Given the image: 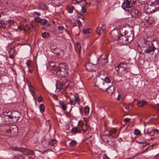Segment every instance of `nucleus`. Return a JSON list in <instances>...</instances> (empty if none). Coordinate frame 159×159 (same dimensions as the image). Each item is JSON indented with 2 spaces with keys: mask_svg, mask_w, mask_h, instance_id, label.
<instances>
[{
  "mask_svg": "<svg viewBox=\"0 0 159 159\" xmlns=\"http://www.w3.org/2000/svg\"><path fill=\"white\" fill-rule=\"evenodd\" d=\"M113 80L112 77L111 76L106 77L104 80L100 77H97L94 79V83L95 86L102 90L106 89L108 84L113 83Z\"/></svg>",
  "mask_w": 159,
  "mask_h": 159,
  "instance_id": "f257e3e1",
  "label": "nucleus"
},
{
  "mask_svg": "<svg viewBox=\"0 0 159 159\" xmlns=\"http://www.w3.org/2000/svg\"><path fill=\"white\" fill-rule=\"evenodd\" d=\"M54 69L52 70V72L57 76L65 78L68 75L67 66L65 63H61L59 64V67L56 69L54 68Z\"/></svg>",
  "mask_w": 159,
  "mask_h": 159,
  "instance_id": "f03ea898",
  "label": "nucleus"
},
{
  "mask_svg": "<svg viewBox=\"0 0 159 159\" xmlns=\"http://www.w3.org/2000/svg\"><path fill=\"white\" fill-rule=\"evenodd\" d=\"M144 43L143 45V47L144 49L145 53L149 54L151 55L153 54L157 55L159 50L157 48H155L152 42L148 40H144Z\"/></svg>",
  "mask_w": 159,
  "mask_h": 159,
  "instance_id": "7ed1b4c3",
  "label": "nucleus"
},
{
  "mask_svg": "<svg viewBox=\"0 0 159 159\" xmlns=\"http://www.w3.org/2000/svg\"><path fill=\"white\" fill-rule=\"evenodd\" d=\"M70 84V82L66 79L58 81L57 82L56 89L59 90L58 91L63 92L68 87Z\"/></svg>",
  "mask_w": 159,
  "mask_h": 159,
  "instance_id": "20e7f679",
  "label": "nucleus"
},
{
  "mask_svg": "<svg viewBox=\"0 0 159 159\" xmlns=\"http://www.w3.org/2000/svg\"><path fill=\"white\" fill-rule=\"evenodd\" d=\"M115 67L117 72L121 74H125L129 70L127 64L124 62L120 63L117 66H115Z\"/></svg>",
  "mask_w": 159,
  "mask_h": 159,
  "instance_id": "39448f33",
  "label": "nucleus"
},
{
  "mask_svg": "<svg viewBox=\"0 0 159 159\" xmlns=\"http://www.w3.org/2000/svg\"><path fill=\"white\" fill-rule=\"evenodd\" d=\"M11 120L14 123L17 122L20 119L21 114L20 112L15 111L13 112L11 111Z\"/></svg>",
  "mask_w": 159,
  "mask_h": 159,
  "instance_id": "423d86ee",
  "label": "nucleus"
},
{
  "mask_svg": "<svg viewBox=\"0 0 159 159\" xmlns=\"http://www.w3.org/2000/svg\"><path fill=\"white\" fill-rule=\"evenodd\" d=\"M1 116L2 120L5 122H11V111H4L1 114Z\"/></svg>",
  "mask_w": 159,
  "mask_h": 159,
  "instance_id": "0eeeda50",
  "label": "nucleus"
},
{
  "mask_svg": "<svg viewBox=\"0 0 159 159\" xmlns=\"http://www.w3.org/2000/svg\"><path fill=\"white\" fill-rule=\"evenodd\" d=\"M132 6L133 5L128 2L127 0H126L123 3L122 7L125 11H129L131 10V8Z\"/></svg>",
  "mask_w": 159,
  "mask_h": 159,
  "instance_id": "6e6552de",
  "label": "nucleus"
},
{
  "mask_svg": "<svg viewBox=\"0 0 159 159\" xmlns=\"http://www.w3.org/2000/svg\"><path fill=\"white\" fill-rule=\"evenodd\" d=\"M8 132L10 133L12 136H15L17 134L18 128L16 126L12 125L10 127Z\"/></svg>",
  "mask_w": 159,
  "mask_h": 159,
  "instance_id": "1a4fd4ad",
  "label": "nucleus"
},
{
  "mask_svg": "<svg viewBox=\"0 0 159 159\" xmlns=\"http://www.w3.org/2000/svg\"><path fill=\"white\" fill-rule=\"evenodd\" d=\"M112 83H111L108 84L106 89H102V90L106 91L109 94H112L114 92L115 89L114 86L111 84Z\"/></svg>",
  "mask_w": 159,
  "mask_h": 159,
  "instance_id": "9d476101",
  "label": "nucleus"
},
{
  "mask_svg": "<svg viewBox=\"0 0 159 159\" xmlns=\"http://www.w3.org/2000/svg\"><path fill=\"white\" fill-rule=\"evenodd\" d=\"M111 34L112 39L116 40H119V37L120 34L119 33L117 30H112L111 32Z\"/></svg>",
  "mask_w": 159,
  "mask_h": 159,
  "instance_id": "9b49d317",
  "label": "nucleus"
},
{
  "mask_svg": "<svg viewBox=\"0 0 159 159\" xmlns=\"http://www.w3.org/2000/svg\"><path fill=\"white\" fill-rule=\"evenodd\" d=\"M132 16L135 19L140 18L141 17V13L140 11L137 9L133 10L131 12Z\"/></svg>",
  "mask_w": 159,
  "mask_h": 159,
  "instance_id": "f8f14e48",
  "label": "nucleus"
},
{
  "mask_svg": "<svg viewBox=\"0 0 159 159\" xmlns=\"http://www.w3.org/2000/svg\"><path fill=\"white\" fill-rule=\"evenodd\" d=\"M80 102V99L78 95L76 94L74 95V98H70L69 103L71 105H75L76 102L79 103Z\"/></svg>",
  "mask_w": 159,
  "mask_h": 159,
  "instance_id": "ddd939ff",
  "label": "nucleus"
},
{
  "mask_svg": "<svg viewBox=\"0 0 159 159\" xmlns=\"http://www.w3.org/2000/svg\"><path fill=\"white\" fill-rule=\"evenodd\" d=\"M107 62V56L106 54L101 55L98 60V63L101 64H103Z\"/></svg>",
  "mask_w": 159,
  "mask_h": 159,
  "instance_id": "4468645a",
  "label": "nucleus"
},
{
  "mask_svg": "<svg viewBox=\"0 0 159 159\" xmlns=\"http://www.w3.org/2000/svg\"><path fill=\"white\" fill-rule=\"evenodd\" d=\"M119 40H120V42L123 44L126 43L127 42H130L132 40H129L128 38L126 37L125 35L122 34H120L119 36Z\"/></svg>",
  "mask_w": 159,
  "mask_h": 159,
  "instance_id": "2eb2a0df",
  "label": "nucleus"
},
{
  "mask_svg": "<svg viewBox=\"0 0 159 159\" xmlns=\"http://www.w3.org/2000/svg\"><path fill=\"white\" fill-rule=\"evenodd\" d=\"M86 70L89 71H94L95 66L93 64L88 62L85 65Z\"/></svg>",
  "mask_w": 159,
  "mask_h": 159,
  "instance_id": "dca6fc26",
  "label": "nucleus"
},
{
  "mask_svg": "<svg viewBox=\"0 0 159 159\" xmlns=\"http://www.w3.org/2000/svg\"><path fill=\"white\" fill-rule=\"evenodd\" d=\"M80 128L83 131H87L89 128V125L86 123H84L82 121L80 122L79 124Z\"/></svg>",
  "mask_w": 159,
  "mask_h": 159,
  "instance_id": "f3484780",
  "label": "nucleus"
},
{
  "mask_svg": "<svg viewBox=\"0 0 159 159\" xmlns=\"http://www.w3.org/2000/svg\"><path fill=\"white\" fill-rule=\"evenodd\" d=\"M102 25V27H99L97 29L96 31V33L99 35H100L103 33L104 30L106 28L105 25L103 24Z\"/></svg>",
  "mask_w": 159,
  "mask_h": 159,
  "instance_id": "a211bd4d",
  "label": "nucleus"
},
{
  "mask_svg": "<svg viewBox=\"0 0 159 159\" xmlns=\"http://www.w3.org/2000/svg\"><path fill=\"white\" fill-rule=\"evenodd\" d=\"M20 149V152L25 156L29 155L31 154V153L30 150L29 149L21 148Z\"/></svg>",
  "mask_w": 159,
  "mask_h": 159,
  "instance_id": "6ab92c4d",
  "label": "nucleus"
},
{
  "mask_svg": "<svg viewBox=\"0 0 159 159\" xmlns=\"http://www.w3.org/2000/svg\"><path fill=\"white\" fill-rule=\"evenodd\" d=\"M59 102L60 107H61L62 109L64 111H66L67 109V105L64 103V102L63 101L59 100Z\"/></svg>",
  "mask_w": 159,
  "mask_h": 159,
  "instance_id": "aec40b11",
  "label": "nucleus"
},
{
  "mask_svg": "<svg viewBox=\"0 0 159 159\" xmlns=\"http://www.w3.org/2000/svg\"><path fill=\"white\" fill-rule=\"evenodd\" d=\"M75 50L78 52V54L80 53V52L81 49V48L80 44L78 42H77L76 45L75 46Z\"/></svg>",
  "mask_w": 159,
  "mask_h": 159,
  "instance_id": "412c9836",
  "label": "nucleus"
},
{
  "mask_svg": "<svg viewBox=\"0 0 159 159\" xmlns=\"http://www.w3.org/2000/svg\"><path fill=\"white\" fill-rule=\"evenodd\" d=\"M147 102L144 100L141 101V100H137V105L138 106L141 107L144 105H146Z\"/></svg>",
  "mask_w": 159,
  "mask_h": 159,
  "instance_id": "4be33fe9",
  "label": "nucleus"
},
{
  "mask_svg": "<svg viewBox=\"0 0 159 159\" xmlns=\"http://www.w3.org/2000/svg\"><path fill=\"white\" fill-rule=\"evenodd\" d=\"M66 9L68 12L70 13H71L73 12L74 10L76 11L74 7L72 5H69L67 7Z\"/></svg>",
  "mask_w": 159,
  "mask_h": 159,
  "instance_id": "5701e85b",
  "label": "nucleus"
},
{
  "mask_svg": "<svg viewBox=\"0 0 159 159\" xmlns=\"http://www.w3.org/2000/svg\"><path fill=\"white\" fill-rule=\"evenodd\" d=\"M82 32L84 34L90 33L92 32V30L89 28H85L82 30Z\"/></svg>",
  "mask_w": 159,
  "mask_h": 159,
  "instance_id": "b1692460",
  "label": "nucleus"
},
{
  "mask_svg": "<svg viewBox=\"0 0 159 159\" xmlns=\"http://www.w3.org/2000/svg\"><path fill=\"white\" fill-rule=\"evenodd\" d=\"M49 145L52 146H56L57 144V141L56 140H50L48 141Z\"/></svg>",
  "mask_w": 159,
  "mask_h": 159,
  "instance_id": "393cba45",
  "label": "nucleus"
},
{
  "mask_svg": "<svg viewBox=\"0 0 159 159\" xmlns=\"http://www.w3.org/2000/svg\"><path fill=\"white\" fill-rule=\"evenodd\" d=\"M27 28L29 30H35L36 29L35 26L32 24H30L27 25Z\"/></svg>",
  "mask_w": 159,
  "mask_h": 159,
  "instance_id": "a878e982",
  "label": "nucleus"
},
{
  "mask_svg": "<svg viewBox=\"0 0 159 159\" xmlns=\"http://www.w3.org/2000/svg\"><path fill=\"white\" fill-rule=\"evenodd\" d=\"M41 36L43 38H48L49 37V34L47 32H44L42 33Z\"/></svg>",
  "mask_w": 159,
  "mask_h": 159,
  "instance_id": "bb28decb",
  "label": "nucleus"
},
{
  "mask_svg": "<svg viewBox=\"0 0 159 159\" xmlns=\"http://www.w3.org/2000/svg\"><path fill=\"white\" fill-rule=\"evenodd\" d=\"M60 50L58 48H56L53 50V52L57 55H60Z\"/></svg>",
  "mask_w": 159,
  "mask_h": 159,
  "instance_id": "cd10ccee",
  "label": "nucleus"
},
{
  "mask_svg": "<svg viewBox=\"0 0 159 159\" xmlns=\"http://www.w3.org/2000/svg\"><path fill=\"white\" fill-rule=\"evenodd\" d=\"M38 7L39 9L43 10L45 8V5L43 3H40Z\"/></svg>",
  "mask_w": 159,
  "mask_h": 159,
  "instance_id": "c85d7f7f",
  "label": "nucleus"
},
{
  "mask_svg": "<svg viewBox=\"0 0 159 159\" xmlns=\"http://www.w3.org/2000/svg\"><path fill=\"white\" fill-rule=\"evenodd\" d=\"M89 108L87 106H86L84 107V111L85 114V115H87L89 114Z\"/></svg>",
  "mask_w": 159,
  "mask_h": 159,
  "instance_id": "c756f323",
  "label": "nucleus"
},
{
  "mask_svg": "<svg viewBox=\"0 0 159 159\" xmlns=\"http://www.w3.org/2000/svg\"><path fill=\"white\" fill-rule=\"evenodd\" d=\"M39 109L40 111L42 113L45 111V106L43 104H41L39 106Z\"/></svg>",
  "mask_w": 159,
  "mask_h": 159,
  "instance_id": "7c9ffc66",
  "label": "nucleus"
},
{
  "mask_svg": "<svg viewBox=\"0 0 159 159\" xmlns=\"http://www.w3.org/2000/svg\"><path fill=\"white\" fill-rule=\"evenodd\" d=\"M70 146L73 147L75 146L76 145V142L75 140H72L70 143Z\"/></svg>",
  "mask_w": 159,
  "mask_h": 159,
  "instance_id": "2f4dec72",
  "label": "nucleus"
},
{
  "mask_svg": "<svg viewBox=\"0 0 159 159\" xmlns=\"http://www.w3.org/2000/svg\"><path fill=\"white\" fill-rule=\"evenodd\" d=\"M6 24L2 22H0V27L3 29H5L6 28Z\"/></svg>",
  "mask_w": 159,
  "mask_h": 159,
  "instance_id": "473e14b6",
  "label": "nucleus"
},
{
  "mask_svg": "<svg viewBox=\"0 0 159 159\" xmlns=\"http://www.w3.org/2000/svg\"><path fill=\"white\" fill-rule=\"evenodd\" d=\"M77 132H78V130L77 128L75 127L72 129L71 133L72 134H75Z\"/></svg>",
  "mask_w": 159,
  "mask_h": 159,
  "instance_id": "72a5a7b5",
  "label": "nucleus"
},
{
  "mask_svg": "<svg viewBox=\"0 0 159 159\" xmlns=\"http://www.w3.org/2000/svg\"><path fill=\"white\" fill-rule=\"evenodd\" d=\"M48 22V21L45 19H42L41 20V23L43 25H46Z\"/></svg>",
  "mask_w": 159,
  "mask_h": 159,
  "instance_id": "f704fd0d",
  "label": "nucleus"
},
{
  "mask_svg": "<svg viewBox=\"0 0 159 159\" xmlns=\"http://www.w3.org/2000/svg\"><path fill=\"white\" fill-rule=\"evenodd\" d=\"M77 16L79 18H80L84 20V16L83 15L81 14L80 13H78Z\"/></svg>",
  "mask_w": 159,
  "mask_h": 159,
  "instance_id": "c9c22d12",
  "label": "nucleus"
},
{
  "mask_svg": "<svg viewBox=\"0 0 159 159\" xmlns=\"http://www.w3.org/2000/svg\"><path fill=\"white\" fill-rule=\"evenodd\" d=\"M134 134L135 135H139L141 134V132L138 129H136L134 132Z\"/></svg>",
  "mask_w": 159,
  "mask_h": 159,
  "instance_id": "e433bc0d",
  "label": "nucleus"
},
{
  "mask_svg": "<svg viewBox=\"0 0 159 159\" xmlns=\"http://www.w3.org/2000/svg\"><path fill=\"white\" fill-rule=\"evenodd\" d=\"M105 142L107 143L109 145L111 146H112L113 145L112 143H113V142L111 141H109L107 139H105Z\"/></svg>",
  "mask_w": 159,
  "mask_h": 159,
  "instance_id": "4c0bfd02",
  "label": "nucleus"
},
{
  "mask_svg": "<svg viewBox=\"0 0 159 159\" xmlns=\"http://www.w3.org/2000/svg\"><path fill=\"white\" fill-rule=\"evenodd\" d=\"M4 57L3 55L0 54V64H1L2 61H4Z\"/></svg>",
  "mask_w": 159,
  "mask_h": 159,
  "instance_id": "58836bf2",
  "label": "nucleus"
},
{
  "mask_svg": "<svg viewBox=\"0 0 159 159\" xmlns=\"http://www.w3.org/2000/svg\"><path fill=\"white\" fill-rule=\"evenodd\" d=\"M42 19L39 17H36L35 19V20L36 22L40 23L41 22Z\"/></svg>",
  "mask_w": 159,
  "mask_h": 159,
  "instance_id": "ea45409f",
  "label": "nucleus"
},
{
  "mask_svg": "<svg viewBox=\"0 0 159 159\" xmlns=\"http://www.w3.org/2000/svg\"><path fill=\"white\" fill-rule=\"evenodd\" d=\"M26 64L27 65L28 67V68H32V65L31 64V62L30 61H28L26 62Z\"/></svg>",
  "mask_w": 159,
  "mask_h": 159,
  "instance_id": "a19ab883",
  "label": "nucleus"
},
{
  "mask_svg": "<svg viewBox=\"0 0 159 159\" xmlns=\"http://www.w3.org/2000/svg\"><path fill=\"white\" fill-rule=\"evenodd\" d=\"M21 148H17V147H13L12 148V150L15 151H18L19 152H20V149H21Z\"/></svg>",
  "mask_w": 159,
  "mask_h": 159,
  "instance_id": "79ce46f5",
  "label": "nucleus"
},
{
  "mask_svg": "<svg viewBox=\"0 0 159 159\" xmlns=\"http://www.w3.org/2000/svg\"><path fill=\"white\" fill-rule=\"evenodd\" d=\"M131 5H133V4L136 2V0H127Z\"/></svg>",
  "mask_w": 159,
  "mask_h": 159,
  "instance_id": "37998d69",
  "label": "nucleus"
},
{
  "mask_svg": "<svg viewBox=\"0 0 159 159\" xmlns=\"http://www.w3.org/2000/svg\"><path fill=\"white\" fill-rule=\"evenodd\" d=\"M130 119L128 118H126L124 119V122L125 123L128 122L130 121Z\"/></svg>",
  "mask_w": 159,
  "mask_h": 159,
  "instance_id": "c03bdc74",
  "label": "nucleus"
},
{
  "mask_svg": "<svg viewBox=\"0 0 159 159\" xmlns=\"http://www.w3.org/2000/svg\"><path fill=\"white\" fill-rule=\"evenodd\" d=\"M103 159H110L106 154H104L102 157Z\"/></svg>",
  "mask_w": 159,
  "mask_h": 159,
  "instance_id": "a18cd8bd",
  "label": "nucleus"
},
{
  "mask_svg": "<svg viewBox=\"0 0 159 159\" xmlns=\"http://www.w3.org/2000/svg\"><path fill=\"white\" fill-rule=\"evenodd\" d=\"M77 0H72L71 1V3L73 4H78L79 3L78 2L76 1Z\"/></svg>",
  "mask_w": 159,
  "mask_h": 159,
  "instance_id": "49530a36",
  "label": "nucleus"
},
{
  "mask_svg": "<svg viewBox=\"0 0 159 159\" xmlns=\"http://www.w3.org/2000/svg\"><path fill=\"white\" fill-rule=\"evenodd\" d=\"M82 12L84 13H86L87 11V9L86 8L84 7H82Z\"/></svg>",
  "mask_w": 159,
  "mask_h": 159,
  "instance_id": "de8ad7c7",
  "label": "nucleus"
},
{
  "mask_svg": "<svg viewBox=\"0 0 159 159\" xmlns=\"http://www.w3.org/2000/svg\"><path fill=\"white\" fill-rule=\"evenodd\" d=\"M152 132L155 134H158L159 133V131L157 129H154L152 130Z\"/></svg>",
  "mask_w": 159,
  "mask_h": 159,
  "instance_id": "09e8293b",
  "label": "nucleus"
},
{
  "mask_svg": "<svg viewBox=\"0 0 159 159\" xmlns=\"http://www.w3.org/2000/svg\"><path fill=\"white\" fill-rule=\"evenodd\" d=\"M8 23L10 25H11L14 23V21L13 20H9L8 21Z\"/></svg>",
  "mask_w": 159,
  "mask_h": 159,
  "instance_id": "8fccbe9b",
  "label": "nucleus"
},
{
  "mask_svg": "<svg viewBox=\"0 0 159 159\" xmlns=\"http://www.w3.org/2000/svg\"><path fill=\"white\" fill-rule=\"evenodd\" d=\"M115 132L114 131H109V134L108 135L109 136H111L113 134L115 133Z\"/></svg>",
  "mask_w": 159,
  "mask_h": 159,
  "instance_id": "3c124183",
  "label": "nucleus"
},
{
  "mask_svg": "<svg viewBox=\"0 0 159 159\" xmlns=\"http://www.w3.org/2000/svg\"><path fill=\"white\" fill-rule=\"evenodd\" d=\"M58 29L59 30H63L64 29V27L62 26H58Z\"/></svg>",
  "mask_w": 159,
  "mask_h": 159,
  "instance_id": "603ef678",
  "label": "nucleus"
},
{
  "mask_svg": "<svg viewBox=\"0 0 159 159\" xmlns=\"http://www.w3.org/2000/svg\"><path fill=\"white\" fill-rule=\"evenodd\" d=\"M22 157L21 156H15L14 157V159H21Z\"/></svg>",
  "mask_w": 159,
  "mask_h": 159,
  "instance_id": "864d4df0",
  "label": "nucleus"
},
{
  "mask_svg": "<svg viewBox=\"0 0 159 159\" xmlns=\"http://www.w3.org/2000/svg\"><path fill=\"white\" fill-rule=\"evenodd\" d=\"M33 67L28 68L29 72L31 73H32L33 72Z\"/></svg>",
  "mask_w": 159,
  "mask_h": 159,
  "instance_id": "5fc2aeb1",
  "label": "nucleus"
},
{
  "mask_svg": "<svg viewBox=\"0 0 159 159\" xmlns=\"http://www.w3.org/2000/svg\"><path fill=\"white\" fill-rule=\"evenodd\" d=\"M42 98L40 97H38V102H41L42 101Z\"/></svg>",
  "mask_w": 159,
  "mask_h": 159,
  "instance_id": "6e6d98bb",
  "label": "nucleus"
},
{
  "mask_svg": "<svg viewBox=\"0 0 159 159\" xmlns=\"http://www.w3.org/2000/svg\"><path fill=\"white\" fill-rule=\"evenodd\" d=\"M61 0H52V1L53 2V3H59Z\"/></svg>",
  "mask_w": 159,
  "mask_h": 159,
  "instance_id": "4d7b16f0",
  "label": "nucleus"
},
{
  "mask_svg": "<svg viewBox=\"0 0 159 159\" xmlns=\"http://www.w3.org/2000/svg\"><path fill=\"white\" fill-rule=\"evenodd\" d=\"M34 14L37 15L38 16H39L40 15V14L39 13L37 12H34Z\"/></svg>",
  "mask_w": 159,
  "mask_h": 159,
  "instance_id": "13d9d810",
  "label": "nucleus"
},
{
  "mask_svg": "<svg viewBox=\"0 0 159 159\" xmlns=\"http://www.w3.org/2000/svg\"><path fill=\"white\" fill-rule=\"evenodd\" d=\"M86 0H77V1L79 3L82 2H85Z\"/></svg>",
  "mask_w": 159,
  "mask_h": 159,
  "instance_id": "bf43d9fd",
  "label": "nucleus"
},
{
  "mask_svg": "<svg viewBox=\"0 0 159 159\" xmlns=\"http://www.w3.org/2000/svg\"><path fill=\"white\" fill-rule=\"evenodd\" d=\"M77 22L79 24V26H80L81 25L82 23H81V22L80 21V20H77Z\"/></svg>",
  "mask_w": 159,
  "mask_h": 159,
  "instance_id": "052dcab7",
  "label": "nucleus"
},
{
  "mask_svg": "<svg viewBox=\"0 0 159 159\" xmlns=\"http://www.w3.org/2000/svg\"><path fill=\"white\" fill-rule=\"evenodd\" d=\"M158 155H159V154H158L154 156V158L155 159H158V156H159Z\"/></svg>",
  "mask_w": 159,
  "mask_h": 159,
  "instance_id": "680f3d73",
  "label": "nucleus"
},
{
  "mask_svg": "<svg viewBox=\"0 0 159 159\" xmlns=\"http://www.w3.org/2000/svg\"><path fill=\"white\" fill-rule=\"evenodd\" d=\"M30 91L31 93L32 94V95L33 96L34 93V91L32 89H30Z\"/></svg>",
  "mask_w": 159,
  "mask_h": 159,
  "instance_id": "e2e57ef3",
  "label": "nucleus"
},
{
  "mask_svg": "<svg viewBox=\"0 0 159 159\" xmlns=\"http://www.w3.org/2000/svg\"><path fill=\"white\" fill-rule=\"evenodd\" d=\"M157 9V8L156 10H155V9L153 10L152 11H151V13H153L155 12L156 11H157L156 10Z\"/></svg>",
  "mask_w": 159,
  "mask_h": 159,
  "instance_id": "0e129e2a",
  "label": "nucleus"
},
{
  "mask_svg": "<svg viewBox=\"0 0 159 159\" xmlns=\"http://www.w3.org/2000/svg\"><path fill=\"white\" fill-rule=\"evenodd\" d=\"M9 57L11 59H13L14 58V56L13 55H10L9 56Z\"/></svg>",
  "mask_w": 159,
  "mask_h": 159,
  "instance_id": "69168bd1",
  "label": "nucleus"
},
{
  "mask_svg": "<svg viewBox=\"0 0 159 159\" xmlns=\"http://www.w3.org/2000/svg\"><path fill=\"white\" fill-rule=\"evenodd\" d=\"M148 147H147L146 149L145 150H144V151L143 152H146V151H148Z\"/></svg>",
  "mask_w": 159,
  "mask_h": 159,
  "instance_id": "338daca9",
  "label": "nucleus"
},
{
  "mask_svg": "<svg viewBox=\"0 0 159 159\" xmlns=\"http://www.w3.org/2000/svg\"><path fill=\"white\" fill-rule=\"evenodd\" d=\"M146 144H145V145H141V147H142L143 148V147H145V146H146Z\"/></svg>",
  "mask_w": 159,
  "mask_h": 159,
  "instance_id": "774afa93",
  "label": "nucleus"
}]
</instances>
